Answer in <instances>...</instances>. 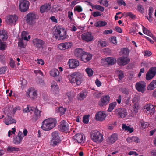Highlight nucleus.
I'll return each instance as SVG.
<instances>
[{
	"instance_id": "f257e3e1",
	"label": "nucleus",
	"mask_w": 156,
	"mask_h": 156,
	"mask_svg": "<svg viewBox=\"0 0 156 156\" xmlns=\"http://www.w3.org/2000/svg\"><path fill=\"white\" fill-rule=\"evenodd\" d=\"M53 34V38L56 40H64L67 37L66 31L63 27L60 26H56Z\"/></svg>"
},
{
	"instance_id": "f03ea898",
	"label": "nucleus",
	"mask_w": 156,
	"mask_h": 156,
	"mask_svg": "<svg viewBox=\"0 0 156 156\" xmlns=\"http://www.w3.org/2000/svg\"><path fill=\"white\" fill-rule=\"evenodd\" d=\"M57 122L55 119L48 118L42 121L41 128L44 131L50 130L56 126Z\"/></svg>"
},
{
	"instance_id": "7ed1b4c3",
	"label": "nucleus",
	"mask_w": 156,
	"mask_h": 156,
	"mask_svg": "<svg viewBox=\"0 0 156 156\" xmlns=\"http://www.w3.org/2000/svg\"><path fill=\"white\" fill-rule=\"evenodd\" d=\"M70 82L74 86L79 85L83 81L81 74L79 72H74L70 75Z\"/></svg>"
},
{
	"instance_id": "20e7f679",
	"label": "nucleus",
	"mask_w": 156,
	"mask_h": 156,
	"mask_svg": "<svg viewBox=\"0 0 156 156\" xmlns=\"http://www.w3.org/2000/svg\"><path fill=\"white\" fill-rule=\"evenodd\" d=\"M92 140L97 143H100L103 140V135L99 131L95 130L92 131L90 133Z\"/></svg>"
},
{
	"instance_id": "39448f33",
	"label": "nucleus",
	"mask_w": 156,
	"mask_h": 156,
	"mask_svg": "<svg viewBox=\"0 0 156 156\" xmlns=\"http://www.w3.org/2000/svg\"><path fill=\"white\" fill-rule=\"evenodd\" d=\"M52 140L51 142V144L53 146L57 145L60 141L59 133L57 131H54L51 133Z\"/></svg>"
},
{
	"instance_id": "423d86ee",
	"label": "nucleus",
	"mask_w": 156,
	"mask_h": 156,
	"mask_svg": "<svg viewBox=\"0 0 156 156\" xmlns=\"http://www.w3.org/2000/svg\"><path fill=\"white\" fill-rule=\"evenodd\" d=\"M25 20L29 25L34 24L37 18V15L35 14L30 12L27 14L25 17Z\"/></svg>"
},
{
	"instance_id": "0eeeda50",
	"label": "nucleus",
	"mask_w": 156,
	"mask_h": 156,
	"mask_svg": "<svg viewBox=\"0 0 156 156\" xmlns=\"http://www.w3.org/2000/svg\"><path fill=\"white\" fill-rule=\"evenodd\" d=\"M30 3L27 0H20L19 8L22 12H25L28 10L29 8Z\"/></svg>"
},
{
	"instance_id": "6e6552de",
	"label": "nucleus",
	"mask_w": 156,
	"mask_h": 156,
	"mask_svg": "<svg viewBox=\"0 0 156 156\" xmlns=\"http://www.w3.org/2000/svg\"><path fill=\"white\" fill-rule=\"evenodd\" d=\"M18 17L16 15H11L7 16L6 18V23L11 25H14L17 21Z\"/></svg>"
},
{
	"instance_id": "1a4fd4ad",
	"label": "nucleus",
	"mask_w": 156,
	"mask_h": 156,
	"mask_svg": "<svg viewBox=\"0 0 156 156\" xmlns=\"http://www.w3.org/2000/svg\"><path fill=\"white\" fill-rule=\"evenodd\" d=\"M156 75V67L150 68L146 75V78L147 80L152 79Z\"/></svg>"
},
{
	"instance_id": "9d476101",
	"label": "nucleus",
	"mask_w": 156,
	"mask_h": 156,
	"mask_svg": "<svg viewBox=\"0 0 156 156\" xmlns=\"http://www.w3.org/2000/svg\"><path fill=\"white\" fill-rule=\"evenodd\" d=\"M146 85V83L144 81H139L136 83L135 87L138 91L143 93L145 90Z\"/></svg>"
},
{
	"instance_id": "9b49d317",
	"label": "nucleus",
	"mask_w": 156,
	"mask_h": 156,
	"mask_svg": "<svg viewBox=\"0 0 156 156\" xmlns=\"http://www.w3.org/2000/svg\"><path fill=\"white\" fill-rule=\"evenodd\" d=\"M72 140L74 141V143L77 142L78 143H80L82 142H84L85 141L83 135L82 134L77 133L73 136L72 139Z\"/></svg>"
},
{
	"instance_id": "f8f14e48",
	"label": "nucleus",
	"mask_w": 156,
	"mask_h": 156,
	"mask_svg": "<svg viewBox=\"0 0 156 156\" xmlns=\"http://www.w3.org/2000/svg\"><path fill=\"white\" fill-rule=\"evenodd\" d=\"M130 61L129 58L122 56L117 59V62L120 66L125 65L128 64Z\"/></svg>"
},
{
	"instance_id": "ddd939ff",
	"label": "nucleus",
	"mask_w": 156,
	"mask_h": 156,
	"mask_svg": "<svg viewBox=\"0 0 156 156\" xmlns=\"http://www.w3.org/2000/svg\"><path fill=\"white\" fill-rule=\"evenodd\" d=\"M110 97L108 95L104 96L101 97L99 102L100 107L106 105L109 102Z\"/></svg>"
},
{
	"instance_id": "4468645a",
	"label": "nucleus",
	"mask_w": 156,
	"mask_h": 156,
	"mask_svg": "<svg viewBox=\"0 0 156 156\" xmlns=\"http://www.w3.org/2000/svg\"><path fill=\"white\" fill-rule=\"evenodd\" d=\"M115 113L119 117L122 118L125 117L127 115L126 110L124 108H119L115 110Z\"/></svg>"
},
{
	"instance_id": "2eb2a0df",
	"label": "nucleus",
	"mask_w": 156,
	"mask_h": 156,
	"mask_svg": "<svg viewBox=\"0 0 156 156\" xmlns=\"http://www.w3.org/2000/svg\"><path fill=\"white\" fill-rule=\"evenodd\" d=\"M32 42L34 46L38 49L42 48L44 44V41L38 38L34 39Z\"/></svg>"
},
{
	"instance_id": "dca6fc26",
	"label": "nucleus",
	"mask_w": 156,
	"mask_h": 156,
	"mask_svg": "<svg viewBox=\"0 0 156 156\" xmlns=\"http://www.w3.org/2000/svg\"><path fill=\"white\" fill-rule=\"evenodd\" d=\"M106 116L104 112L101 111L96 113L95 117L96 120L102 121L105 120Z\"/></svg>"
},
{
	"instance_id": "f3484780",
	"label": "nucleus",
	"mask_w": 156,
	"mask_h": 156,
	"mask_svg": "<svg viewBox=\"0 0 156 156\" xmlns=\"http://www.w3.org/2000/svg\"><path fill=\"white\" fill-rule=\"evenodd\" d=\"M82 39L87 42L91 41L93 39L91 33L90 32L84 33L81 35Z\"/></svg>"
},
{
	"instance_id": "a211bd4d",
	"label": "nucleus",
	"mask_w": 156,
	"mask_h": 156,
	"mask_svg": "<svg viewBox=\"0 0 156 156\" xmlns=\"http://www.w3.org/2000/svg\"><path fill=\"white\" fill-rule=\"evenodd\" d=\"M23 133L22 132L19 131L18 134L17 136L14 138L13 142L15 144H19L22 141L23 138Z\"/></svg>"
},
{
	"instance_id": "6ab92c4d",
	"label": "nucleus",
	"mask_w": 156,
	"mask_h": 156,
	"mask_svg": "<svg viewBox=\"0 0 156 156\" xmlns=\"http://www.w3.org/2000/svg\"><path fill=\"white\" fill-rule=\"evenodd\" d=\"M92 57V55L91 54L88 53L84 51L79 59L85 62H87L90 60L91 59Z\"/></svg>"
},
{
	"instance_id": "aec40b11",
	"label": "nucleus",
	"mask_w": 156,
	"mask_h": 156,
	"mask_svg": "<svg viewBox=\"0 0 156 156\" xmlns=\"http://www.w3.org/2000/svg\"><path fill=\"white\" fill-rule=\"evenodd\" d=\"M51 4L50 3H47L42 5L40 8V11L43 13L44 12H47L51 8Z\"/></svg>"
},
{
	"instance_id": "412c9836",
	"label": "nucleus",
	"mask_w": 156,
	"mask_h": 156,
	"mask_svg": "<svg viewBox=\"0 0 156 156\" xmlns=\"http://www.w3.org/2000/svg\"><path fill=\"white\" fill-rule=\"evenodd\" d=\"M79 62L76 59H71L69 60V66L71 69L76 68L79 66Z\"/></svg>"
},
{
	"instance_id": "4be33fe9",
	"label": "nucleus",
	"mask_w": 156,
	"mask_h": 156,
	"mask_svg": "<svg viewBox=\"0 0 156 156\" xmlns=\"http://www.w3.org/2000/svg\"><path fill=\"white\" fill-rule=\"evenodd\" d=\"M51 90L53 92L54 94H57L59 92V87L57 85L56 83L55 82H53L51 83Z\"/></svg>"
},
{
	"instance_id": "5701e85b",
	"label": "nucleus",
	"mask_w": 156,
	"mask_h": 156,
	"mask_svg": "<svg viewBox=\"0 0 156 156\" xmlns=\"http://www.w3.org/2000/svg\"><path fill=\"white\" fill-rule=\"evenodd\" d=\"M156 106L151 104H147L144 106V108L149 111L150 114H154L155 112Z\"/></svg>"
},
{
	"instance_id": "b1692460",
	"label": "nucleus",
	"mask_w": 156,
	"mask_h": 156,
	"mask_svg": "<svg viewBox=\"0 0 156 156\" xmlns=\"http://www.w3.org/2000/svg\"><path fill=\"white\" fill-rule=\"evenodd\" d=\"M37 91L36 90H29V93L27 94L30 98L32 99H34L37 98Z\"/></svg>"
},
{
	"instance_id": "393cba45",
	"label": "nucleus",
	"mask_w": 156,
	"mask_h": 156,
	"mask_svg": "<svg viewBox=\"0 0 156 156\" xmlns=\"http://www.w3.org/2000/svg\"><path fill=\"white\" fill-rule=\"evenodd\" d=\"M117 139V134L116 133H114L108 137L107 141L108 143L112 144L114 143Z\"/></svg>"
},
{
	"instance_id": "a878e982",
	"label": "nucleus",
	"mask_w": 156,
	"mask_h": 156,
	"mask_svg": "<svg viewBox=\"0 0 156 156\" xmlns=\"http://www.w3.org/2000/svg\"><path fill=\"white\" fill-rule=\"evenodd\" d=\"M84 51L83 50L80 48H77L74 51V54L79 59L81 55L83 54Z\"/></svg>"
},
{
	"instance_id": "bb28decb",
	"label": "nucleus",
	"mask_w": 156,
	"mask_h": 156,
	"mask_svg": "<svg viewBox=\"0 0 156 156\" xmlns=\"http://www.w3.org/2000/svg\"><path fill=\"white\" fill-rule=\"evenodd\" d=\"M34 114L32 118L33 120L34 121H37L41 116V112L39 110L37 107L35 108L34 111Z\"/></svg>"
},
{
	"instance_id": "cd10ccee",
	"label": "nucleus",
	"mask_w": 156,
	"mask_h": 156,
	"mask_svg": "<svg viewBox=\"0 0 156 156\" xmlns=\"http://www.w3.org/2000/svg\"><path fill=\"white\" fill-rule=\"evenodd\" d=\"M7 33V31L5 30H0V37L3 41H5L8 39V36Z\"/></svg>"
},
{
	"instance_id": "c85d7f7f",
	"label": "nucleus",
	"mask_w": 156,
	"mask_h": 156,
	"mask_svg": "<svg viewBox=\"0 0 156 156\" xmlns=\"http://www.w3.org/2000/svg\"><path fill=\"white\" fill-rule=\"evenodd\" d=\"M16 121L12 118L8 117L7 119H5L4 120V122L6 125H10L12 123H16Z\"/></svg>"
},
{
	"instance_id": "c756f323",
	"label": "nucleus",
	"mask_w": 156,
	"mask_h": 156,
	"mask_svg": "<svg viewBox=\"0 0 156 156\" xmlns=\"http://www.w3.org/2000/svg\"><path fill=\"white\" fill-rule=\"evenodd\" d=\"M51 76L53 77H59V72L58 70L54 68L52 69L50 73Z\"/></svg>"
},
{
	"instance_id": "7c9ffc66",
	"label": "nucleus",
	"mask_w": 156,
	"mask_h": 156,
	"mask_svg": "<svg viewBox=\"0 0 156 156\" xmlns=\"http://www.w3.org/2000/svg\"><path fill=\"white\" fill-rule=\"evenodd\" d=\"M122 128L123 130L125 131L131 133L133 131V128H131L129 126H127L126 124H122Z\"/></svg>"
},
{
	"instance_id": "2f4dec72",
	"label": "nucleus",
	"mask_w": 156,
	"mask_h": 156,
	"mask_svg": "<svg viewBox=\"0 0 156 156\" xmlns=\"http://www.w3.org/2000/svg\"><path fill=\"white\" fill-rule=\"evenodd\" d=\"M87 94L86 91H82L78 94L77 99L80 100H83L87 96Z\"/></svg>"
},
{
	"instance_id": "473e14b6",
	"label": "nucleus",
	"mask_w": 156,
	"mask_h": 156,
	"mask_svg": "<svg viewBox=\"0 0 156 156\" xmlns=\"http://www.w3.org/2000/svg\"><path fill=\"white\" fill-rule=\"evenodd\" d=\"M105 61L108 65H114L116 62V59L114 58L108 57L105 59Z\"/></svg>"
},
{
	"instance_id": "72a5a7b5",
	"label": "nucleus",
	"mask_w": 156,
	"mask_h": 156,
	"mask_svg": "<svg viewBox=\"0 0 156 156\" xmlns=\"http://www.w3.org/2000/svg\"><path fill=\"white\" fill-rule=\"evenodd\" d=\"M156 88V80H153L150 83L147 87L148 90H151Z\"/></svg>"
},
{
	"instance_id": "f704fd0d",
	"label": "nucleus",
	"mask_w": 156,
	"mask_h": 156,
	"mask_svg": "<svg viewBox=\"0 0 156 156\" xmlns=\"http://www.w3.org/2000/svg\"><path fill=\"white\" fill-rule=\"evenodd\" d=\"M68 43L67 42L62 43L59 44L58 47L60 50H63L68 49Z\"/></svg>"
},
{
	"instance_id": "c9c22d12",
	"label": "nucleus",
	"mask_w": 156,
	"mask_h": 156,
	"mask_svg": "<svg viewBox=\"0 0 156 156\" xmlns=\"http://www.w3.org/2000/svg\"><path fill=\"white\" fill-rule=\"evenodd\" d=\"M35 108L33 107L30 106V105H28L26 108L23 109V113H27L31 111L33 112L34 111Z\"/></svg>"
},
{
	"instance_id": "e433bc0d",
	"label": "nucleus",
	"mask_w": 156,
	"mask_h": 156,
	"mask_svg": "<svg viewBox=\"0 0 156 156\" xmlns=\"http://www.w3.org/2000/svg\"><path fill=\"white\" fill-rule=\"evenodd\" d=\"M153 10V8L151 7H150L149 9V17H148L147 16H146L148 21L150 22H151L152 20V15Z\"/></svg>"
},
{
	"instance_id": "4c0bfd02",
	"label": "nucleus",
	"mask_w": 156,
	"mask_h": 156,
	"mask_svg": "<svg viewBox=\"0 0 156 156\" xmlns=\"http://www.w3.org/2000/svg\"><path fill=\"white\" fill-rule=\"evenodd\" d=\"M107 24V23L105 21H99L95 23L94 25L96 27H100L102 26H105Z\"/></svg>"
},
{
	"instance_id": "58836bf2",
	"label": "nucleus",
	"mask_w": 156,
	"mask_h": 156,
	"mask_svg": "<svg viewBox=\"0 0 156 156\" xmlns=\"http://www.w3.org/2000/svg\"><path fill=\"white\" fill-rule=\"evenodd\" d=\"M66 110V109L63 108L62 107L58 108L56 109V111L59 114L60 116L64 115Z\"/></svg>"
},
{
	"instance_id": "ea45409f",
	"label": "nucleus",
	"mask_w": 156,
	"mask_h": 156,
	"mask_svg": "<svg viewBox=\"0 0 156 156\" xmlns=\"http://www.w3.org/2000/svg\"><path fill=\"white\" fill-rule=\"evenodd\" d=\"M23 39L19 38L18 42V46L21 48H25L27 45L26 43L24 42Z\"/></svg>"
},
{
	"instance_id": "a19ab883",
	"label": "nucleus",
	"mask_w": 156,
	"mask_h": 156,
	"mask_svg": "<svg viewBox=\"0 0 156 156\" xmlns=\"http://www.w3.org/2000/svg\"><path fill=\"white\" fill-rule=\"evenodd\" d=\"M4 112L5 114H11L12 112L13 113V108L12 107L8 106L5 108Z\"/></svg>"
},
{
	"instance_id": "79ce46f5",
	"label": "nucleus",
	"mask_w": 156,
	"mask_h": 156,
	"mask_svg": "<svg viewBox=\"0 0 156 156\" xmlns=\"http://www.w3.org/2000/svg\"><path fill=\"white\" fill-rule=\"evenodd\" d=\"M117 103L116 102H113L110 103L109 105L108 111L109 112H111L115 107Z\"/></svg>"
},
{
	"instance_id": "37998d69",
	"label": "nucleus",
	"mask_w": 156,
	"mask_h": 156,
	"mask_svg": "<svg viewBox=\"0 0 156 156\" xmlns=\"http://www.w3.org/2000/svg\"><path fill=\"white\" fill-rule=\"evenodd\" d=\"M59 128L62 131L66 133L68 132V127L67 126V124L62 126H60Z\"/></svg>"
},
{
	"instance_id": "c03bdc74",
	"label": "nucleus",
	"mask_w": 156,
	"mask_h": 156,
	"mask_svg": "<svg viewBox=\"0 0 156 156\" xmlns=\"http://www.w3.org/2000/svg\"><path fill=\"white\" fill-rule=\"evenodd\" d=\"M7 45L5 42H2L1 41L0 42V50L4 51L5 50Z\"/></svg>"
},
{
	"instance_id": "a18cd8bd",
	"label": "nucleus",
	"mask_w": 156,
	"mask_h": 156,
	"mask_svg": "<svg viewBox=\"0 0 156 156\" xmlns=\"http://www.w3.org/2000/svg\"><path fill=\"white\" fill-rule=\"evenodd\" d=\"M98 2L101 5L106 7H107L108 5V2L107 0H99Z\"/></svg>"
},
{
	"instance_id": "49530a36",
	"label": "nucleus",
	"mask_w": 156,
	"mask_h": 156,
	"mask_svg": "<svg viewBox=\"0 0 156 156\" xmlns=\"http://www.w3.org/2000/svg\"><path fill=\"white\" fill-rule=\"evenodd\" d=\"M28 35V33L25 31H23L21 33V39H23L25 40L28 41V39L27 38V36Z\"/></svg>"
},
{
	"instance_id": "de8ad7c7",
	"label": "nucleus",
	"mask_w": 156,
	"mask_h": 156,
	"mask_svg": "<svg viewBox=\"0 0 156 156\" xmlns=\"http://www.w3.org/2000/svg\"><path fill=\"white\" fill-rule=\"evenodd\" d=\"M85 70L89 77H90L93 75V71L91 69L87 68Z\"/></svg>"
},
{
	"instance_id": "09e8293b",
	"label": "nucleus",
	"mask_w": 156,
	"mask_h": 156,
	"mask_svg": "<svg viewBox=\"0 0 156 156\" xmlns=\"http://www.w3.org/2000/svg\"><path fill=\"white\" fill-rule=\"evenodd\" d=\"M7 150L9 152H10L17 151L20 150L19 148L16 147H8Z\"/></svg>"
},
{
	"instance_id": "8fccbe9b",
	"label": "nucleus",
	"mask_w": 156,
	"mask_h": 156,
	"mask_svg": "<svg viewBox=\"0 0 156 156\" xmlns=\"http://www.w3.org/2000/svg\"><path fill=\"white\" fill-rule=\"evenodd\" d=\"M89 115H85L83 118V122L85 124H87L89 122Z\"/></svg>"
},
{
	"instance_id": "3c124183",
	"label": "nucleus",
	"mask_w": 156,
	"mask_h": 156,
	"mask_svg": "<svg viewBox=\"0 0 156 156\" xmlns=\"http://www.w3.org/2000/svg\"><path fill=\"white\" fill-rule=\"evenodd\" d=\"M141 126L140 127L142 129H145L148 126V124L147 122H145L143 121L141 122H140Z\"/></svg>"
},
{
	"instance_id": "603ef678",
	"label": "nucleus",
	"mask_w": 156,
	"mask_h": 156,
	"mask_svg": "<svg viewBox=\"0 0 156 156\" xmlns=\"http://www.w3.org/2000/svg\"><path fill=\"white\" fill-rule=\"evenodd\" d=\"M7 68L6 66L0 67V74H5L7 71Z\"/></svg>"
},
{
	"instance_id": "864d4df0",
	"label": "nucleus",
	"mask_w": 156,
	"mask_h": 156,
	"mask_svg": "<svg viewBox=\"0 0 156 156\" xmlns=\"http://www.w3.org/2000/svg\"><path fill=\"white\" fill-rule=\"evenodd\" d=\"M94 8L97 10H100L102 12L104 11V8L103 7L98 5H94Z\"/></svg>"
},
{
	"instance_id": "5fc2aeb1",
	"label": "nucleus",
	"mask_w": 156,
	"mask_h": 156,
	"mask_svg": "<svg viewBox=\"0 0 156 156\" xmlns=\"http://www.w3.org/2000/svg\"><path fill=\"white\" fill-rule=\"evenodd\" d=\"M9 65L12 68H14L15 67V62L12 58L10 59Z\"/></svg>"
},
{
	"instance_id": "6e6d98bb",
	"label": "nucleus",
	"mask_w": 156,
	"mask_h": 156,
	"mask_svg": "<svg viewBox=\"0 0 156 156\" xmlns=\"http://www.w3.org/2000/svg\"><path fill=\"white\" fill-rule=\"evenodd\" d=\"M74 11H77L79 12L83 11V9L81 6L80 5H77L74 8Z\"/></svg>"
},
{
	"instance_id": "4d7b16f0",
	"label": "nucleus",
	"mask_w": 156,
	"mask_h": 156,
	"mask_svg": "<svg viewBox=\"0 0 156 156\" xmlns=\"http://www.w3.org/2000/svg\"><path fill=\"white\" fill-rule=\"evenodd\" d=\"M53 11L55 12H58V11H60V8L58 5H54L53 6Z\"/></svg>"
},
{
	"instance_id": "13d9d810",
	"label": "nucleus",
	"mask_w": 156,
	"mask_h": 156,
	"mask_svg": "<svg viewBox=\"0 0 156 156\" xmlns=\"http://www.w3.org/2000/svg\"><path fill=\"white\" fill-rule=\"evenodd\" d=\"M137 9L140 13H143L144 12V9L142 5H139L137 6Z\"/></svg>"
},
{
	"instance_id": "bf43d9fd",
	"label": "nucleus",
	"mask_w": 156,
	"mask_h": 156,
	"mask_svg": "<svg viewBox=\"0 0 156 156\" xmlns=\"http://www.w3.org/2000/svg\"><path fill=\"white\" fill-rule=\"evenodd\" d=\"M120 90L122 93L124 94H128L129 93L128 89L125 88H122Z\"/></svg>"
},
{
	"instance_id": "052dcab7",
	"label": "nucleus",
	"mask_w": 156,
	"mask_h": 156,
	"mask_svg": "<svg viewBox=\"0 0 156 156\" xmlns=\"http://www.w3.org/2000/svg\"><path fill=\"white\" fill-rule=\"evenodd\" d=\"M101 14L100 12L98 11H96L92 13V16L94 17H96L101 16Z\"/></svg>"
},
{
	"instance_id": "680f3d73",
	"label": "nucleus",
	"mask_w": 156,
	"mask_h": 156,
	"mask_svg": "<svg viewBox=\"0 0 156 156\" xmlns=\"http://www.w3.org/2000/svg\"><path fill=\"white\" fill-rule=\"evenodd\" d=\"M119 74H118V76L119 80H121L124 77V75L122 71H119Z\"/></svg>"
},
{
	"instance_id": "e2e57ef3",
	"label": "nucleus",
	"mask_w": 156,
	"mask_h": 156,
	"mask_svg": "<svg viewBox=\"0 0 156 156\" xmlns=\"http://www.w3.org/2000/svg\"><path fill=\"white\" fill-rule=\"evenodd\" d=\"M111 41L114 44H116L117 43V40L116 37L114 36H112L110 38Z\"/></svg>"
},
{
	"instance_id": "0e129e2a",
	"label": "nucleus",
	"mask_w": 156,
	"mask_h": 156,
	"mask_svg": "<svg viewBox=\"0 0 156 156\" xmlns=\"http://www.w3.org/2000/svg\"><path fill=\"white\" fill-rule=\"evenodd\" d=\"M117 2L119 5L126 6V4L123 0H118Z\"/></svg>"
},
{
	"instance_id": "69168bd1",
	"label": "nucleus",
	"mask_w": 156,
	"mask_h": 156,
	"mask_svg": "<svg viewBox=\"0 0 156 156\" xmlns=\"http://www.w3.org/2000/svg\"><path fill=\"white\" fill-rule=\"evenodd\" d=\"M133 142H134L136 143H138L140 142V140L138 137L136 136H133Z\"/></svg>"
},
{
	"instance_id": "338daca9",
	"label": "nucleus",
	"mask_w": 156,
	"mask_h": 156,
	"mask_svg": "<svg viewBox=\"0 0 156 156\" xmlns=\"http://www.w3.org/2000/svg\"><path fill=\"white\" fill-rule=\"evenodd\" d=\"M126 16H128L130 17L132 19H133L135 18L136 16L135 15L133 14L132 12H129L126 13Z\"/></svg>"
},
{
	"instance_id": "774afa93",
	"label": "nucleus",
	"mask_w": 156,
	"mask_h": 156,
	"mask_svg": "<svg viewBox=\"0 0 156 156\" xmlns=\"http://www.w3.org/2000/svg\"><path fill=\"white\" fill-rule=\"evenodd\" d=\"M99 44L101 47H105L107 45L106 42L105 41H99Z\"/></svg>"
}]
</instances>
